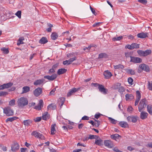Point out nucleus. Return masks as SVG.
<instances>
[{"label": "nucleus", "mask_w": 152, "mask_h": 152, "mask_svg": "<svg viewBox=\"0 0 152 152\" xmlns=\"http://www.w3.org/2000/svg\"><path fill=\"white\" fill-rule=\"evenodd\" d=\"M12 83H11L4 84L5 88H7L10 87L12 85Z\"/></svg>", "instance_id": "4c0bfd02"}, {"label": "nucleus", "mask_w": 152, "mask_h": 152, "mask_svg": "<svg viewBox=\"0 0 152 152\" xmlns=\"http://www.w3.org/2000/svg\"><path fill=\"white\" fill-rule=\"evenodd\" d=\"M137 52L138 54L140 56H144V51H142L141 50H138L137 51Z\"/></svg>", "instance_id": "09e8293b"}, {"label": "nucleus", "mask_w": 152, "mask_h": 152, "mask_svg": "<svg viewBox=\"0 0 152 152\" xmlns=\"http://www.w3.org/2000/svg\"><path fill=\"white\" fill-rule=\"evenodd\" d=\"M108 119L111 122L114 124H115L116 123L117 121L110 117H108Z\"/></svg>", "instance_id": "37998d69"}, {"label": "nucleus", "mask_w": 152, "mask_h": 152, "mask_svg": "<svg viewBox=\"0 0 152 152\" xmlns=\"http://www.w3.org/2000/svg\"><path fill=\"white\" fill-rule=\"evenodd\" d=\"M91 48V45H89L88 47H84L83 48V50H86V52H88L90 49Z\"/></svg>", "instance_id": "5fc2aeb1"}, {"label": "nucleus", "mask_w": 152, "mask_h": 152, "mask_svg": "<svg viewBox=\"0 0 152 152\" xmlns=\"http://www.w3.org/2000/svg\"><path fill=\"white\" fill-rule=\"evenodd\" d=\"M15 117H11L7 118L6 120V122H7L8 121L12 122L15 120Z\"/></svg>", "instance_id": "864d4df0"}, {"label": "nucleus", "mask_w": 152, "mask_h": 152, "mask_svg": "<svg viewBox=\"0 0 152 152\" xmlns=\"http://www.w3.org/2000/svg\"><path fill=\"white\" fill-rule=\"evenodd\" d=\"M28 101L27 98L21 97L19 98L18 101V106L20 108H23L28 104Z\"/></svg>", "instance_id": "f257e3e1"}, {"label": "nucleus", "mask_w": 152, "mask_h": 152, "mask_svg": "<svg viewBox=\"0 0 152 152\" xmlns=\"http://www.w3.org/2000/svg\"><path fill=\"white\" fill-rule=\"evenodd\" d=\"M3 113L7 116H10L13 115V111L9 107H5L3 109Z\"/></svg>", "instance_id": "f03ea898"}, {"label": "nucleus", "mask_w": 152, "mask_h": 152, "mask_svg": "<svg viewBox=\"0 0 152 152\" xmlns=\"http://www.w3.org/2000/svg\"><path fill=\"white\" fill-rule=\"evenodd\" d=\"M118 91L121 94H122L123 92L124 91L125 89L123 87L121 86L119 88Z\"/></svg>", "instance_id": "ea45409f"}, {"label": "nucleus", "mask_w": 152, "mask_h": 152, "mask_svg": "<svg viewBox=\"0 0 152 152\" xmlns=\"http://www.w3.org/2000/svg\"><path fill=\"white\" fill-rule=\"evenodd\" d=\"M47 150L50 151V152H56V150L53 148L50 149L49 148H47Z\"/></svg>", "instance_id": "774afa93"}, {"label": "nucleus", "mask_w": 152, "mask_h": 152, "mask_svg": "<svg viewBox=\"0 0 152 152\" xmlns=\"http://www.w3.org/2000/svg\"><path fill=\"white\" fill-rule=\"evenodd\" d=\"M121 84L119 83H117L115 85L113 86V88L114 89H119V87L121 86Z\"/></svg>", "instance_id": "603ef678"}, {"label": "nucleus", "mask_w": 152, "mask_h": 152, "mask_svg": "<svg viewBox=\"0 0 152 152\" xmlns=\"http://www.w3.org/2000/svg\"><path fill=\"white\" fill-rule=\"evenodd\" d=\"M48 42V41L47 38L45 37H42L40 39L39 43L42 44H45L47 42Z\"/></svg>", "instance_id": "b1692460"}, {"label": "nucleus", "mask_w": 152, "mask_h": 152, "mask_svg": "<svg viewBox=\"0 0 152 152\" xmlns=\"http://www.w3.org/2000/svg\"><path fill=\"white\" fill-rule=\"evenodd\" d=\"M103 74L106 79H109L112 76L111 72L108 70L105 71Z\"/></svg>", "instance_id": "2eb2a0df"}, {"label": "nucleus", "mask_w": 152, "mask_h": 152, "mask_svg": "<svg viewBox=\"0 0 152 152\" xmlns=\"http://www.w3.org/2000/svg\"><path fill=\"white\" fill-rule=\"evenodd\" d=\"M125 98L126 100L128 101L133 99L134 97L132 94H127L125 95Z\"/></svg>", "instance_id": "412c9836"}, {"label": "nucleus", "mask_w": 152, "mask_h": 152, "mask_svg": "<svg viewBox=\"0 0 152 152\" xmlns=\"http://www.w3.org/2000/svg\"><path fill=\"white\" fill-rule=\"evenodd\" d=\"M101 23V22H98L95 23L93 25V26L94 27L98 26H99Z\"/></svg>", "instance_id": "e2e57ef3"}, {"label": "nucleus", "mask_w": 152, "mask_h": 152, "mask_svg": "<svg viewBox=\"0 0 152 152\" xmlns=\"http://www.w3.org/2000/svg\"><path fill=\"white\" fill-rule=\"evenodd\" d=\"M57 75L56 74H54L51 76L45 75L44 76V78L49 80L52 81L55 79L57 77Z\"/></svg>", "instance_id": "6e6552de"}, {"label": "nucleus", "mask_w": 152, "mask_h": 152, "mask_svg": "<svg viewBox=\"0 0 152 152\" xmlns=\"http://www.w3.org/2000/svg\"><path fill=\"white\" fill-rule=\"evenodd\" d=\"M136 99L135 101V105H137L141 98V94L140 91H136Z\"/></svg>", "instance_id": "9b49d317"}, {"label": "nucleus", "mask_w": 152, "mask_h": 152, "mask_svg": "<svg viewBox=\"0 0 152 152\" xmlns=\"http://www.w3.org/2000/svg\"><path fill=\"white\" fill-rule=\"evenodd\" d=\"M79 90V88H73L72 89H70L69 92L67 94V97L70 96L71 95L73 94L74 93L77 91Z\"/></svg>", "instance_id": "ddd939ff"}, {"label": "nucleus", "mask_w": 152, "mask_h": 152, "mask_svg": "<svg viewBox=\"0 0 152 152\" xmlns=\"http://www.w3.org/2000/svg\"><path fill=\"white\" fill-rule=\"evenodd\" d=\"M43 106V100H40L39 101V104L37 106H36L34 107V109L40 110L41 109V107Z\"/></svg>", "instance_id": "f3484780"}, {"label": "nucleus", "mask_w": 152, "mask_h": 152, "mask_svg": "<svg viewBox=\"0 0 152 152\" xmlns=\"http://www.w3.org/2000/svg\"><path fill=\"white\" fill-rule=\"evenodd\" d=\"M15 100L12 99L9 102V105L10 106H14L15 104Z\"/></svg>", "instance_id": "c03bdc74"}, {"label": "nucleus", "mask_w": 152, "mask_h": 152, "mask_svg": "<svg viewBox=\"0 0 152 152\" xmlns=\"http://www.w3.org/2000/svg\"><path fill=\"white\" fill-rule=\"evenodd\" d=\"M137 116H131L127 117V119L128 121L135 123L137 121Z\"/></svg>", "instance_id": "9d476101"}, {"label": "nucleus", "mask_w": 152, "mask_h": 152, "mask_svg": "<svg viewBox=\"0 0 152 152\" xmlns=\"http://www.w3.org/2000/svg\"><path fill=\"white\" fill-rule=\"evenodd\" d=\"M48 110H54L56 109V106L54 104H49L47 107Z\"/></svg>", "instance_id": "4be33fe9"}, {"label": "nucleus", "mask_w": 152, "mask_h": 152, "mask_svg": "<svg viewBox=\"0 0 152 152\" xmlns=\"http://www.w3.org/2000/svg\"><path fill=\"white\" fill-rule=\"evenodd\" d=\"M24 40V38L23 37H21L19 38L18 39V42L17 43V45H19L20 44H23L24 43L23 41Z\"/></svg>", "instance_id": "a878e982"}, {"label": "nucleus", "mask_w": 152, "mask_h": 152, "mask_svg": "<svg viewBox=\"0 0 152 152\" xmlns=\"http://www.w3.org/2000/svg\"><path fill=\"white\" fill-rule=\"evenodd\" d=\"M130 61L135 63H140L142 62V60L140 58L130 56Z\"/></svg>", "instance_id": "39448f33"}, {"label": "nucleus", "mask_w": 152, "mask_h": 152, "mask_svg": "<svg viewBox=\"0 0 152 152\" xmlns=\"http://www.w3.org/2000/svg\"><path fill=\"white\" fill-rule=\"evenodd\" d=\"M122 38L123 37L122 36H120L117 37L113 38V40L114 41H119L122 39Z\"/></svg>", "instance_id": "a19ab883"}, {"label": "nucleus", "mask_w": 152, "mask_h": 152, "mask_svg": "<svg viewBox=\"0 0 152 152\" xmlns=\"http://www.w3.org/2000/svg\"><path fill=\"white\" fill-rule=\"evenodd\" d=\"M114 68L115 69H123L124 67L123 65L121 64H118L117 65L114 66Z\"/></svg>", "instance_id": "79ce46f5"}, {"label": "nucleus", "mask_w": 152, "mask_h": 152, "mask_svg": "<svg viewBox=\"0 0 152 152\" xmlns=\"http://www.w3.org/2000/svg\"><path fill=\"white\" fill-rule=\"evenodd\" d=\"M55 70L52 68L50 69L48 71V73L49 74H51L55 72Z\"/></svg>", "instance_id": "680f3d73"}, {"label": "nucleus", "mask_w": 152, "mask_h": 152, "mask_svg": "<svg viewBox=\"0 0 152 152\" xmlns=\"http://www.w3.org/2000/svg\"><path fill=\"white\" fill-rule=\"evenodd\" d=\"M102 115L99 113L96 114L95 115V117L96 119L98 118Z\"/></svg>", "instance_id": "0e129e2a"}, {"label": "nucleus", "mask_w": 152, "mask_h": 152, "mask_svg": "<svg viewBox=\"0 0 152 152\" xmlns=\"http://www.w3.org/2000/svg\"><path fill=\"white\" fill-rule=\"evenodd\" d=\"M132 49L138 48H139V45L135 43L132 44Z\"/></svg>", "instance_id": "72a5a7b5"}, {"label": "nucleus", "mask_w": 152, "mask_h": 152, "mask_svg": "<svg viewBox=\"0 0 152 152\" xmlns=\"http://www.w3.org/2000/svg\"><path fill=\"white\" fill-rule=\"evenodd\" d=\"M133 79L131 77H129L128 79V82L131 85H132L133 83Z\"/></svg>", "instance_id": "49530a36"}, {"label": "nucleus", "mask_w": 152, "mask_h": 152, "mask_svg": "<svg viewBox=\"0 0 152 152\" xmlns=\"http://www.w3.org/2000/svg\"><path fill=\"white\" fill-rule=\"evenodd\" d=\"M74 55L75 53H72L68 54L67 55V56L69 58H70L72 57Z\"/></svg>", "instance_id": "052dcab7"}, {"label": "nucleus", "mask_w": 152, "mask_h": 152, "mask_svg": "<svg viewBox=\"0 0 152 152\" xmlns=\"http://www.w3.org/2000/svg\"><path fill=\"white\" fill-rule=\"evenodd\" d=\"M58 37V34L56 32H54L52 33L51 35V38L53 40H56L57 38Z\"/></svg>", "instance_id": "393cba45"}, {"label": "nucleus", "mask_w": 152, "mask_h": 152, "mask_svg": "<svg viewBox=\"0 0 152 152\" xmlns=\"http://www.w3.org/2000/svg\"><path fill=\"white\" fill-rule=\"evenodd\" d=\"M102 142L101 139L97 140H96L95 143L99 145H101L102 144Z\"/></svg>", "instance_id": "f704fd0d"}, {"label": "nucleus", "mask_w": 152, "mask_h": 152, "mask_svg": "<svg viewBox=\"0 0 152 152\" xmlns=\"http://www.w3.org/2000/svg\"><path fill=\"white\" fill-rule=\"evenodd\" d=\"M96 136L90 134L89 135V137L88 138V139H95L96 138Z\"/></svg>", "instance_id": "bf43d9fd"}, {"label": "nucleus", "mask_w": 152, "mask_h": 152, "mask_svg": "<svg viewBox=\"0 0 152 152\" xmlns=\"http://www.w3.org/2000/svg\"><path fill=\"white\" fill-rule=\"evenodd\" d=\"M133 108L132 107L130 106H129L127 109V111L131 113L133 110Z\"/></svg>", "instance_id": "13d9d810"}, {"label": "nucleus", "mask_w": 152, "mask_h": 152, "mask_svg": "<svg viewBox=\"0 0 152 152\" xmlns=\"http://www.w3.org/2000/svg\"><path fill=\"white\" fill-rule=\"evenodd\" d=\"M76 58L75 56H74L73 58H70L68 60L69 64H71L72 62L76 60Z\"/></svg>", "instance_id": "8fccbe9b"}, {"label": "nucleus", "mask_w": 152, "mask_h": 152, "mask_svg": "<svg viewBox=\"0 0 152 152\" xmlns=\"http://www.w3.org/2000/svg\"><path fill=\"white\" fill-rule=\"evenodd\" d=\"M31 135L34 136L35 137H37V138H39L41 139H44V136L42 134L36 131H33L32 132Z\"/></svg>", "instance_id": "20e7f679"}, {"label": "nucleus", "mask_w": 152, "mask_h": 152, "mask_svg": "<svg viewBox=\"0 0 152 152\" xmlns=\"http://www.w3.org/2000/svg\"><path fill=\"white\" fill-rule=\"evenodd\" d=\"M148 88L150 90L152 91V82H148Z\"/></svg>", "instance_id": "de8ad7c7"}, {"label": "nucleus", "mask_w": 152, "mask_h": 152, "mask_svg": "<svg viewBox=\"0 0 152 152\" xmlns=\"http://www.w3.org/2000/svg\"><path fill=\"white\" fill-rule=\"evenodd\" d=\"M126 71L127 73L131 75H134L135 74L134 70L131 69H127Z\"/></svg>", "instance_id": "c756f323"}, {"label": "nucleus", "mask_w": 152, "mask_h": 152, "mask_svg": "<svg viewBox=\"0 0 152 152\" xmlns=\"http://www.w3.org/2000/svg\"><path fill=\"white\" fill-rule=\"evenodd\" d=\"M107 56V55L106 54L104 53H101L99 54V58H102L103 57H106Z\"/></svg>", "instance_id": "3c124183"}, {"label": "nucleus", "mask_w": 152, "mask_h": 152, "mask_svg": "<svg viewBox=\"0 0 152 152\" xmlns=\"http://www.w3.org/2000/svg\"><path fill=\"white\" fill-rule=\"evenodd\" d=\"M139 67L142 70L147 72L149 71L150 69L149 66L144 64H140L139 66Z\"/></svg>", "instance_id": "0eeeda50"}, {"label": "nucleus", "mask_w": 152, "mask_h": 152, "mask_svg": "<svg viewBox=\"0 0 152 152\" xmlns=\"http://www.w3.org/2000/svg\"><path fill=\"white\" fill-rule=\"evenodd\" d=\"M144 52V56H146L150 54L151 53V50H147L145 51Z\"/></svg>", "instance_id": "58836bf2"}, {"label": "nucleus", "mask_w": 152, "mask_h": 152, "mask_svg": "<svg viewBox=\"0 0 152 152\" xmlns=\"http://www.w3.org/2000/svg\"><path fill=\"white\" fill-rule=\"evenodd\" d=\"M147 110L148 113L152 115V105H148L147 106Z\"/></svg>", "instance_id": "2f4dec72"}, {"label": "nucleus", "mask_w": 152, "mask_h": 152, "mask_svg": "<svg viewBox=\"0 0 152 152\" xmlns=\"http://www.w3.org/2000/svg\"><path fill=\"white\" fill-rule=\"evenodd\" d=\"M21 11H18L15 14V15L19 18H21Z\"/></svg>", "instance_id": "a18cd8bd"}, {"label": "nucleus", "mask_w": 152, "mask_h": 152, "mask_svg": "<svg viewBox=\"0 0 152 152\" xmlns=\"http://www.w3.org/2000/svg\"><path fill=\"white\" fill-rule=\"evenodd\" d=\"M49 118L50 115L47 112L44 113L42 115V118L44 120H46L49 119Z\"/></svg>", "instance_id": "6ab92c4d"}, {"label": "nucleus", "mask_w": 152, "mask_h": 152, "mask_svg": "<svg viewBox=\"0 0 152 152\" xmlns=\"http://www.w3.org/2000/svg\"><path fill=\"white\" fill-rule=\"evenodd\" d=\"M98 88L99 91L103 94H105L107 93L108 91L107 90L104 88L103 86L99 85V86Z\"/></svg>", "instance_id": "f8f14e48"}, {"label": "nucleus", "mask_w": 152, "mask_h": 152, "mask_svg": "<svg viewBox=\"0 0 152 152\" xmlns=\"http://www.w3.org/2000/svg\"><path fill=\"white\" fill-rule=\"evenodd\" d=\"M148 114L146 112L142 111L140 115V118L142 119H144L147 118Z\"/></svg>", "instance_id": "dca6fc26"}, {"label": "nucleus", "mask_w": 152, "mask_h": 152, "mask_svg": "<svg viewBox=\"0 0 152 152\" xmlns=\"http://www.w3.org/2000/svg\"><path fill=\"white\" fill-rule=\"evenodd\" d=\"M44 81V79L38 80L34 83L35 85H40L43 83Z\"/></svg>", "instance_id": "bb28decb"}, {"label": "nucleus", "mask_w": 152, "mask_h": 152, "mask_svg": "<svg viewBox=\"0 0 152 152\" xmlns=\"http://www.w3.org/2000/svg\"><path fill=\"white\" fill-rule=\"evenodd\" d=\"M104 142L105 146L108 148H111L113 146V142L110 140H105Z\"/></svg>", "instance_id": "1a4fd4ad"}, {"label": "nucleus", "mask_w": 152, "mask_h": 152, "mask_svg": "<svg viewBox=\"0 0 152 152\" xmlns=\"http://www.w3.org/2000/svg\"><path fill=\"white\" fill-rule=\"evenodd\" d=\"M138 1L143 4H145L147 3V0H138Z\"/></svg>", "instance_id": "6e6d98bb"}, {"label": "nucleus", "mask_w": 152, "mask_h": 152, "mask_svg": "<svg viewBox=\"0 0 152 152\" xmlns=\"http://www.w3.org/2000/svg\"><path fill=\"white\" fill-rule=\"evenodd\" d=\"M42 92V90L41 88H38L35 89L34 91V94L36 96L39 95Z\"/></svg>", "instance_id": "4468645a"}, {"label": "nucleus", "mask_w": 152, "mask_h": 152, "mask_svg": "<svg viewBox=\"0 0 152 152\" xmlns=\"http://www.w3.org/2000/svg\"><path fill=\"white\" fill-rule=\"evenodd\" d=\"M1 51L3 53L5 54H7L9 53V50L8 49L6 48H2L1 49Z\"/></svg>", "instance_id": "e433bc0d"}, {"label": "nucleus", "mask_w": 152, "mask_h": 152, "mask_svg": "<svg viewBox=\"0 0 152 152\" xmlns=\"http://www.w3.org/2000/svg\"><path fill=\"white\" fill-rule=\"evenodd\" d=\"M41 120V117H37L34 119L35 122H37L40 121Z\"/></svg>", "instance_id": "4d7b16f0"}, {"label": "nucleus", "mask_w": 152, "mask_h": 152, "mask_svg": "<svg viewBox=\"0 0 152 152\" xmlns=\"http://www.w3.org/2000/svg\"><path fill=\"white\" fill-rule=\"evenodd\" d=\"M119 125L122 127H127L128 126L127 123L125 121H121L119 123Z\"/></svg>", "instance_id": "5701e85b"}, {"label": "nucleus", "mask_w": 152, "mask_h": 152, "mask_svg": "<svg viewBox=\"0 0 152 152\" xmlns=\"http://www.w3.org/2000/svg\"><path fill=\"white\" fill-rule=\"evenodd\" d=\"M23 93H26L29 91L30 88L28 86H26L23 87Z\"/></svg>", "instance_id": "473e14b6"}, {"label": "nucleus", "mask_w": 152, "mask_h": 152, "mask_svg": "<svg viewBox=\"0 0 152 152\" xmlns=\"http://www.w3.org/2000/svg\"><path fill=\"white\" fill-rule=\"evenodd\" d=\"M56 126V124H54L51 125V134H55L56 132V130H55Z\"/></svg>", "instance_id": "aec40b11"}, {"label": "nucleus", "mask_w": 152, "mask_h": 152, "mask_svg": "<svg viewBox=\"0 0 152 152\" xmlns=\"http://www.w3.org/2000/svg\"><path fill=\"white\" fill-rule=\"evenodd\" d=\"M146 104L145 103V99H142L140 103L138 106L139 111L141 112L143 108L145 107L146 106Z\"/></svg>", "instance_id": "7ed1b4c3"}, {"label": "nucleus", "mask_w": 152, "mask_h": 152, "mask_svg": "<svg viewBox=\"0 0 152 152\" xmlns=\"http://www.w3.org/2000/svg\"><path fill=\"white\" fill-rule=\"evenodd\" d=\"M19 148V145L16 142H14L11 146V150L12 151L15 152L18 150Z\"/></svg>", "instance_id": "423d86ee"}, {"label": "nucleus", "mask_w": 152, "mask_h": 152, "mask_svg": "<svg viewBox=\"0 0 152 152\" xmlns=\"http://www.w3.org/2000/svg\"><path fill=\"white\" fill-rule=\"evenodd\" d=\"M125 47L126 48H128L129 49L132 50V44L131 45H127Z\"/></svg>", "instance_id": "338daca9"}, {"label": "nucleus", "mask_w": 152, "mask_h": 152, "mask_svg": "<svg viewBox=\"0 0 152 152\" xmlns=\"http://www.w3.org/2000/svg\"><path fill=\"white\" fill-rule=\"evenodd\" d=\"M65 100V99L64 97H61L60 98L59 101H60L61 105H60V107H61L62 106V105H63Z\"/></svg>", "instance_id": "c9c22d12"}, {"label": "nucleus", "mask_w": 152, "mask_h": 152, "mask_svg": "<svg viewBox=\"0 0 152 152\" xmlns=\"http://www.w3.org/2000/svg\"><path fill=\"white\" fill-rule=\"evenodd\" d=\"M32 123V121L30 120H28L23 121V123L26 126H28Z\"/></svg>", "instance_id": "cd10ccee"}, {"label": "nucleus", "mask_w": 152, "mask_h": 152, "mask_svg": "<svg viewBox=\"0 0 152 152\" xmlns=\"http://www.w3.org/2000/svg\"><path fill=\"white\" fill-rule=\"evenodd\" d=\"M120 136L117 134H113L111 135V138L117 141V139H118Z\"/></svg>", "instance_id": "7c9ffc66"}, {"label": "nucleus", "mask_w": 152, "mask_h": 152, "mask_svg": "<svg viewBox=\"0 0 152 152\" xmlns=\"http://www.w3.org/2000/svg\"><path fill=\"white\" fill-rule=\"evenodd\" d=\"M66 70L65 69H60L58 70L57 74L58 75L63 74L66 72Z\"/></svg>", "instance_id": "c85d7f7f"}, {"label": "nucleus", "mask_w": 152, "mask_h": 152, "mask_svg": "<svg viewBox=\"0 0 152 152\" xmlns=\"http://www.w3.org/2000/svg\"><path fill=\"white\" fill-rule=\"evenodd\" d=\"M137 36L138 37L140 38H144L147 37V34L143 32L138 34Z\"/></svg>", "instance_id": "a211bd4d"}, {"label": "nucleus", "mask_w": 152, "mask_h": 152, "mask_svg": "<svg viewBox=\"0 0 152 152\" xmlns=\"http://www.w3.org/2000/svg\"><path fill=\"white\" fill-rule=\"evenodd\" d=\"M56 88H53V90H52L51 91L50 93V95H54V93L56 91Z\"/></svg>", "instance_id": "69168bd1"}]
</instances>
